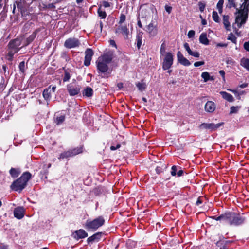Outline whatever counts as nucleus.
I'll return each mask as SVG.
<instances>
[{
	"label": "nucleus",
	"instance_id": "nucleus-1",
	"mask_svg": "<svg viewBox=\"0 0 249 249\" xmlns=\"http://www.w3.org/2000/svg\"><path fill=\"white\" fill-rule=\"evenodd\" d=\"M113 57V52L109 51L99 57L96 62L97 70L102 73L106 72L108 70L107 64L110 63Z\"/></svg>",
	"mask_w": 249,
	"mask_h": 249
},
{
	"label": "nucleus",
	"instance_id": "nucleus-2",
	"mask_svg": "<svg viewBox=\"0 0 249 249\" xmlns=\"http://www.w3.org/2000/svg\"><path fill=\"white\" fill-rule=\"evenodd\" d=\"M23 40V37L20 36L16 39H12L9 42L8 45V53L7 55V58L8 60L12 61L14 55L23 47V46L20 47Z\"/></svg>",
	"mask_w": 249,
	"mask_h": 249
},
{
	"label": "nucleus",
	"instance_id": "nucleus-3",
	"mask_svg": "<svg viewBox=\"0 0 249 249\" xmlns=\"http://www.w3.org/2000/svg\"><path fill=\"white\" fill-rule=\"evenodd\" d=\"M31 178V174L29 172H25L16 181H14L11 185V188L14 191H21L26 186L27 182Z\"/></svg>",
	"mask_w": 249,
	"mask_h": 249
},
{
	"label": "nucleus",
	"instance_id": "nucleus-4",
	"mask_svg": "<svg viewBox=\"0 0 249 249\" xmlns=\"http://www.w3.org/2000/svg\"><path fill=\"white\" fill-rule=\"evenodd\" d=\"M249 12V8L244 7H240V9L236 8V15L235 18V23L237 24L238 27L245 24L248 18Z\"/></svg>",
	"mask_w": 249,
	"mask_h": 249
},
{
	"label": "nucleus",
	"instance_id": "nucleus-5",
	"mask_svg": "<svg viewBox=\"0 0 249 249\" xmlns=\"http://www.w3.org/2000/svg\"><path fill=\"white\" fill-rule=\"evenodd\" d=\"M104 223L105 220L103 217L99 216L93 220H87L85 227L89 230L95 231L102 226Z\"/></svg>",
	"mask_w": 249,
	"mask_h": 249
},
{
	"label": "nucleus",
	"instance_id": "nucleus-6",
	"mask_svg": "<svg viewBox=\"0 0 249 249\" xmlns=\"http://www.w3.org/2000/svg\"><path fill=\"white\" fill-rule=\"evenodd\" d=\"M162 63V69L164 70L169 69L173 63V54L171 52L166 53L164 55Z\"/></svg>",
	"mask_w": 249,
	"mask_h": 249
},
{
	"label": "nucleus",
	"instance_id": "nucleus-7",
	"mask_svg": "<svg viewBox=\"0 0 249 249\" xmlns=\"http://www.w3.org/2000/svg\"><path fill=\"white\" fill-rule=\"evenodd\" d=\"M81 86L78 85L70 84L67 86V89L70 96H73L77 95L81 90Z\"/></svg>",
	"mask_w": 249,
	"mask_h": 249
},
{
	"label": "nucleus",
	"instance_id": "nucleus-8",
	"mask_svg": "<svg viewBox=\"0 0 249 249\" xmlns=\"http://www.w3.org/2000/svg\"><path fill=\"white\" fill-rule=\"evenodd\" d=\"M224 124V123L221 122L218 123L217 124H214L213 123L207 124V123H202L199 125L200 129H209L211 131H213L217 129L220 126H222Z\"/></svg>",
	"mask_w": 249,
	"mask_h": 249
},
{
	"label": "nucleus",
	"instance_id": "nucleus-9",
	"mask_svg": "<svg viewBox=\"0 0 249 249\" xmlns=\"http://www.w3.org/2000/svg\"><path fill=\"white\" fill-rule=\"evenodd\" d=\"M80 44L79 40L75 38H69L64 42V46L69 49L78 47Z\"/></svg>",
	"mask_w": 249,
	"mask_h": 249
},
{
	"label": "nucleus",
	"instance_id": "nucleus-10",
	"mask_svg": "<svg viewBox=\"0 0 249 249\" xmlns=\"http://www.w3.org/2000/svg\"><path fill=\"white\" fill-rule=\"evenodd\" d=\"M145 31L149 34L150 36H155L158 33L157 24H154L153 22L150 23L146 26Z\"/></svg>",
	"mask_w": 249,
	"mask_h": 249
},
{
	"label": "nucleus",
	"instance_id": "nucleus-11",
	"mask_svg": "<svg viewBox=\"0 0 249 249\" xmlns=\"http://www.w3.org/2000/svg\"><path fill=\"white\" fill-rule=\"evenodd\" d=\"M85 56L84 64L86 66H89L90 64V62L94 53L92 49L88 48L85 51Z\"/></svg>",
	"mask_w": 249,
	"mask_h": 249
},
{
	"label": "nucleus",
	"instance_id": "nucleus-12",
	"mask_svg": "<svg viewBox=\"0 0 249 249\" xmlns=\"http://www.w3.org/2000/svg\"><path fill=\"white\" fill-rule=\"evenodd\" d=\"M115 33L118 34H121L124 38L127 39L128 37V30L126 26L120 25L115 30Z\"/></svg>",
	"mask_w": 249,
	"mask_h": 249
},
{
	"label": "nucleus",
	"instance_id": "nucleus-13",
	"mask_svg": "<svg viewBox=\"0 0 249 249\" xmlns=\"http://www.w3.org/2000/svg\"><path fill=\"white\" fill-rule=\"evenodd\" d=\"M178 61L182 65L188 66L191 65L190 61L185 58L180 51H178L177 54Z\"/></svg>",
	"mask_w": 249,
	"mask_h": 249
},
{
	"label": "nucleus",
	"instance_id": "nucleus-14",
	"mask_svg": "<svg viewBox=\"0 0 249 249\" xmlns=\"http://www.w3.org/2000/svg\"><path fill=\"white\" fill-rule=\"evenodd\" d=\"M245 218L240 215L234 213L231 225H239L244 223Z\"/></svg>",
	"mask_w": 249,
	"mask_h": 249
},
{
	"label": "nucleus",
	"instance_id": "nucleus-15",
	"mask_svg": "<svg viewBox=\"0 0 249 249\" xmlns=\"http://www.w3.org/2000/svg\"><path fill=\"white\" fill-rule=\"evenodd\" d=\"M14 216L18 219H20L24 217V209L22 207L16 208L14 211Z\"/></svg>",
	"mask_w": 249,
	"mask_h": 249
},
{
	"label": "nucleus",
	"instance_id": "nucleus-16",
	"mask_svg": "<svg viewBox=\"0 0 249 249\" xmlns=\"http://www.w3.org/2000/svg\"><path fill=\"white\" fill-rule=\"evenodd\" d=\"M204 108L207 112L212 113L215 110L216 105L213 102L208 101L205 104Z\"/></svg>",
	"mask_w": 249,
	"mask_h": 249
},
{
	"label": "nucleus",
	"instance_id": "nucleus-17",
	"mask_svg": "<svg viewBox=\"0 0 249 249\" xmlns=\"http://www.w3.org/2000/svg\"><path fill=\"white\" fill-rule=\"evenodd\" d=\"M73 237L76 239L79 240L81 238H84L88 236V233L83 229L77 230L73 233Z\"/></svg>",
	"mask_w": 249,
	"mask_h": 249
},
{
	"label": "nucleus",
	"instance_id": "nucleus-18",
	"mask_svg": "<svg viewBox=\"0 0 249 249\" xmlns=\"http://www.w3.org/2000/svg\"><path fill=\"white\" fill-rule=\"evenodd\" d=\"M40 31L39 29L36 30L27 39L26 42L23 45V46H26L31 43L36 38L37 33Z\"/></svg>",
	"mask_w": 249,
	"mask_h": 249
},
{
	"label": "nucleus",
	"instance_id": "nucleus-19",
	"mask_svg": "<svg viewBox=\"0 0 249 249\" xmlns=\"http://www.w3.org/2000/svg\"><path fill=\"white\" fill-rule=\"evenodd\" d=\"M235 213H228L224 214V222L231 225Z\"/></svg>",
	"mask_w": 249,
	"mask_h": 249
},
{
	"label": "nucleus",
	"instance_id": "nucleus-20",
	"mask_svg": "<svg viewBox=\"0 0 249 249\" xmlns=\"http://www.w3.org/2000/svg\"><path fill=\"white\" fill-rule=\"evenodd\" d=\"M229 16L228 15H223V24H224L225 29L227 31L230 30L231 24L229 21Z\"/></svg>",
	"mask_w": 249,
	"mask_h": 249
},
{
	"label": "nucleus",
	"instance_id": "nucleus-21",
	"mask_svg": "<svg viewBox=\"0 0 249 249\" xmlns=\"http://www.w3.org/2000/svg\"><path fill=\"white\" fill-rule=\"evenodd\" d=\"M220 94L221 95L222 98L225 100L230 102H232L234 101V98L232 95L225 92L221 91Z\"/></svg>",
	"mask_w": 249,
	"mask_h": 249
},
{
	"label": "nucleus",
	"instance_id": "nucleus-22",
	"mask_svg": "<svg viewBox=\"0 0 249 249\" xmlns=\"http://www.w3.org/2000/svg\"><path fill=\"white\" fill-rule=\"evenodd\" d=\"M199 40L200 43L205 45H207L209 43V40L207 38V34L205 33H203L200 35Z\"/></svg>",
	"mask_w": 249,
	"mask_h": 249
},
{
	"label": "nucleus",
	"instance_id": "nucleus-23",
	"mask_svg": "<svg viewBox=\"0 0 249 249\" xmlns=\"http://www.w3.org/2000/svg\"><path fill=\"white\" fill-rule=\"evenodd\" d=\"M201 77L203 79L204 82H207L209 80L213 81L214 78L213 76H211L209 72H203L201 73Z\"/></svg>",
	"mask_w": 249,
	"mask_h": 249
},
{
	"label": "nucleus",
	"instance_id": "nucleus-24",
	"mask_svg": "<svg viewBox=\"0 0 249 249\" xmlns=\"http://www.w3.org/2000/svg\"><path fill=\"white\" fill-rule=\"evenodd\" d=\"M93 91L91 88L86 87L83 91V95L87 97H91L93 95Z\"/></svg>",
	"mask_w": 249,
	"mask_h": 249
},
{
	"label": "nucleus",
	"instance_id": "nucleus-25",
	"mask_svg": "<svg viewBox=\"0 0 249 249\" xmlns=\"http://www.w3.org/2000/svg\"><path fill=\"white\" fill-rule=\"evenodd\" d=\"M101 237V232H97L95 234H93L91 236L89 237L87 239V242L88 243H89L90 242H92L95 240H99L100 239Z\"/></svg>",
	"mask_w": 249,
	"mask_h": 249
},
{
	"label": "nucleus",
	"instance_id": "nucleus-26",
	"mask_svg": "<svg viewBox=\"0 0 249 249\" xmlns=\"http://www.w3.org/2000/svg\"><path fill=\"white\" fill-rule=\"evenodd\" d=\"M50 88L51 87L49 86L48 88L45 89L43 92V96L46 100H49L51 97Z\"/></svg>",
	"mask_w": 249,
	"mask_h": 249
},
{
	"label": "nucleus",
	"instance_id": "nucleus-27",
	"mask_svg": "<svg viewBox=\"0 0 249 249\" xmlns=\"http://www.w3.org/2000/svg\"><path fill=\"white\" fill-rule=\"evenodd\" d=\"M73 157V155L72 154V151L69 150L67 151H65L63 153H61L60 155L59 158L60 159H64L68 158L69 157Z\"/></svg>",
	"mask_w": 249,
	"mask_h": 249
},
{
	"label": "nucleus",
	"instance_id": "nucleus-28",
	"mask_svg": "<svg viewBox=\"0 0 249 249\" xmlns=\"http://www.w3.org/2000/svg\"><path fill=\"white\" fill-rule=\"evenodd\" d=\"M240 65L249 71V59L242 58L240 61Z\"/></svg>",
	"mask_w": 249,
	"mask_h": 249
},
{
	"label": "nucleus",
	"instance_id": "nucleus-29",
	"mask_svg": "<svg viewBox=\"0 0 249 249\" xmlns=\"http://www.w3.org/2000/svg\"><path fill=\"white\" fill-rule=\"evenodd\" d=\"M224 0H219L216 4V8L220 14H221L223 12V5L224 4Z\"/></svg>",
	"mask_w": 249,
	"mask_h": 249
},
{
	"label": "nucleus",
	"instance_id": "nucleus-30",
	"mask_svg": "<svg viewBox=\"0 0 249 249\" xmlns=\"http://www.w3.org/2000/svg\"><path fill=\"white\" fill-rule=\"evenodd\" d=\"M71 150L72 151L73 156H74L82 152V148L81 147H77L71 149Z\"/></svg>",
	"mask_w": 249,
	"mask_h": 249
},
{
	"label": "nucleus",
	"instance_id": "nucleus-31",
	"mask_svg": "<svg viewBox=\"0 0 249 249\" xmlns=\"http://www.w3.org/2000/svg\"><path fill=\"white\" fill-rule=\"evenodd\" d=\"M136 86L138 89L140 91H143L146 88V85L144 83L138 82L136 84Z\"/></svg>",
	"mask_w": 249,
	"mask_h": 249
},
{
	"label": "nucleus",
	"instance_id": "nucleus-32",
	"mask_svg": "<svg viewBox=\"0 0 249 249\" xmlns=\"http://www.w3.org/2000/svg\"><path fill=\"white\" fill-rule=\"evenodd\" d=\"M227 7L228 8H231L232 7H236V4L235 0H227V3L226 5Z\"/></svg>",
	"mask_w": 249,
	"mask_h": 249
},
{
	"label": "nucleus",
	"instance_id": "nucleus-33",
	"mask_svg": "<svg viewBox=\"0 0 249 249\" xmlns=\"http://www.w3.org/2000/svg\"><path fill=\"white\" fill-rule=\"evenodd\" d=\"M240 108V106H232L230 108V114L237 113Z\"/></svg>",
	"mask_w": 249,
	"mask_h": 249
},
{
	"label": "nucleus",
	"instance_id": "nucleus-34",
	"mask_svg": "<svg viewBox=\"0 0 249 249\" xmlns=\"http://www.w3.org/2000/svg\"><path fill=\"white\" fill-rule=\"evenodd\" d=\"M65 116L64 115H61L57 117L55 119V123L57 125L62 124L65 120Z\"/></svg>",
	"mask_w": 249,
	"mask_h": 249
},
{
	"label": "nucleus",
	"instance_id": "nucleus-35",
	"mask_svg": "<svg viewBox=\"0 0 249 249\" xmlns=\"http://www.w3.org/2000/svg\"><path fill=\"white\" fill-rule=\"evenodd\" d=\"M212 18L213 20L216 23L220 22V19L216 11H213L212 14Z\"/></svg>",
	"mask_w": 249,
	"mask_h": 249
},
{
	"label": "nucleus",
	"instance_id": "nucleus-36",
	"mask_svg": "<svg viewBox=\"0 0 249 249\" xmlns=\"http://www.w3.org/2000/svg\"><path fill=\"white\" fill-rule=\"evenodd\" d=\"M10 174L12 177L14 178L17 177L19 173L15 168H11L10 170Z\"/></svg>",
	"mask_w": 249,
	"mask_h": 249
},
{
	"label": "nucleus",
	"instance_id": "nucleus-37",
	"mask_svg": "<svg viewBox=\"0 0 249 249\" xmlns=\"http://www.w3.org/2000/svg\"><path fill=\"white\" fill-rule=\"evenodd\" d=\"M165 50H166V44L165 42H163L160 46V53L161 55H164L166 53H165Z\"/></svg>",
	"mask_w": 249,
	"mask_h": 249
},
{
	"label": "nucleus",
	"instance_id": "nucleus-38",
	"mask_svg": "<svg viewBox=\"0 0 249 249\" xmlns=\"http://www.w3.org/2000/svg\"><path fill=\"white\" fill-rule=\"evenodd\" d=\"M98 13L99 16L101 18H105L106 17L107 14L104 11H102L101 7H99L98 10Z\"/></svg>",
	"mask_w": 249,
	"mask_h": 249
},
{
	"label": "nucleus",
	"instance_id": "nucleus-39",
	"mask_svg": "<svg viewBox=\"0 0 249 249\" xmlns=\"http://www.w3.org/2000/svg\"><path fill=\"white\" fill-rule=\"evenodd\" d=\"M241 0L243 1V2L240 7H244V8H249V0Z\"/></svg>",
	"mask_w": 249,
	"mask_h": 249
},
{
	"label": "nucleus",
	"instance_id": "nucleus-40",
	"mask_svg": "<svg viewBox=\"0 0 249 249\" xmlns=\"http://www.w3.org/2000/svg\"><path fill=\"white\" fill-rule=\"evenodd\" d=\"M19 68L21 72L24 73L25 71V63L24 61H22L19 63Z\"/></svg>",
	"mask_w": 249,
	"mask_h": 249
},
{
	"label": "nucleus",
	"instance_id": "nucleus-41",
	"mask_svg": "<svg viewBox=\"0 0 249 249\" xmlns=\"http://www.w3.org/2000/svg\"><path fill=\"white\" fill-rule=\"evenodd\" d=\"M70 78H71L70 74L68 72L66 71L65 72V75H64V77L63 78V81L64 82L68 81L70 80Z\"/></svg>",
	"mask_w": 249,
	"mask_h": 249
},
{
	"label": "nucleus",
	"instance_id": "nucleus-42",
	"mask_svg": "<svg viewBox=\"0 0 249 249\" xmlns=\"http://www.w3.org/2000/svg\"><path fill=\"white\" fill-rule=\"evenodd\" d=\"M198 6H199V10L201 12H203L205 8V6H206L205 4L203 2H199L198 3Z\"/></svg>",
	"mask_w": 249,
	"mask_h": 249
},
{
	"label": "nucleus",
	"instance_id": "nucleus-43",
	"mask_svg": "<svg viewBox=\"0 0 249 249\" xmlns=\"http://www.w3.org/2000/svg\"><path fill=\"white\" fill-rule=\"evenodd\" d=\"M228 40H231L234 43H236V38L235 36L232 34H231L230 36H229L228 38Z\"/></svg>",
	"mask_w": 249,
	"mask_h": 249
},
{
	"label": "nucleus",
	"instance_id": "nucleus-44",
	"mask_svg": "<svg viewBox=\"0 0 249 249\" xmlns=\"http://www.w3.org/2000/svg\"><path fill=\"white\" fill-rule=\"evenodd\" d=\"M226 63L227 64H229V65H234L235 62L231 58H227V59L226 60Z\"/></svg>",
	"mask_w": 249,
	"mask_h": 249
},
{
	"label": "nucleus",
	"instance_id": "nucleus-45",
	"mask_svg": "<svg viewBox=\"0 0 249 249\" xmlns=\"http://www.w3.org/2000/svg\"><path fill=\"white\" fill-rule=\"evenodd\" d=\"M195 32L194 30H190L188 33V36L189 38H192L194 36Z\"/></svg>",
	"mask_w": 249,
	"mask_h": 249
},
{
	"label": "nucleus",
	"instance_id": "nucleus-46",
	"mask_svg": "<svg viewBox=\"0 0 249 249\" xmlns=\"http://www.w3.org/2000/svg\"><path fill=\"white\" fill-rule=\"evenodd\" d=\"M177 168L176 166H173L171 168V174L172 176H175L176 175Z\"/></svg>",
	"mask_w": 249,
	"mask_h": 249
},
{
	"label": "nucleus",
	"instance_id": "nucleus-47",
	"mask_svg": "<svg viewBox=\"0 0 249 249\" xmlns=\"http://www.w3.org/2000/svg\"><path fill=\"white\" fill-rule=\"evenodd\" d=\"M204 64V61H197V62H196L194 65L195 67H198V66H201V65H203Z\"/></svg>",
	"mask_w": 249,
	"mask_h": 249
},
{
	"label": "nucleus",
	"instance_id": "nucleus-48",
	"mask_svg": "<svg viewBox=\"0 0 249 249\" xmlns=\"http://www.w3.org/2000/svg\"><path fill=\"white\" fill-rule=\"evenodd\" d=\"M125 16L124 14H122L120 16L119 23H122L123 22H124L125 21Z\"/></svg>",
	"mask_w": 249,
	"mask_h": 249
},
{
	"label": "nucleus",
	"instance_id": "nucleus-49",
	"mask_svg": "<svg viewBox=\"0 0 249 249\" xmlns=\"http://www.w3.org/2000/svg\"><path fill=\"white\" fill-rule=\"evenodd\" d=\"M244 48L247 51L249 52V41L244 43Z\"/></svg>",
	"mask_w": 249,
	"mask_h": 249
},
{
	"label": "nucleus",
	"instance_id": "nucleus-50",
	"mask_svg": "<svg viewBox=\"0 0 249 249\" xmlns=\"http://www.w3.org/2000/svg\"><path fill=\"white\" fill-rule=\"evenodd\" d=\"M191 55L195 57H199L200 54H199V52H198L197 51H195V52H193Z\"/></svg>",
	"mask_w": 249,
	"mask_h": 249
},
{
	"label": "nucleus",
	"instance_id": "nucleus-51",
	"mask_svg": "<svg viewBox=\"0 0 249 249\" xmlns=\"http://www.w3.org/2000/svg\"><path fill=\"white\" fill-rule=\"evenodd\" d=\"M202 203V198L201 197L198 198L196 202V205L197 206H199Z\"/></svg>",
	"mask_w": 249,
	"mask_h": 249
},
{
	"label": "nucleus",
	"instance_id": "nucleus-52",
	"mask_svg": "<svg viewBox=\"0 0 249 249\" xmlns=\"http://www.w3.org/2000/svg\"><path fill=\"white\" fill-rule=\"evenodd\" d=\"M165 10L166 11V12L168 14H170L171 13V10H172V7H171L168 6L167 5H166L165 7Z\"/></svg>",
	"mask_w": 249,
	"mask_h": 249
},
{
	"label": "nucleus",
	"instance_id": "nucleus-53",
	"mask_svg": "<svg viewBox=\"0 0 249 249\" xmlns=\"http://www.w3.org/2000/svg\"><path fill=\"white\" fill-rule=\"evenodd\" d=\"M102 5L105 7V8H107V7H108L110 6V4L109 2H107V1H103L102 2Z\"/></svg>",
	"mask_w": 249,
	"mask_h": 249
},
{
	"label": "nucleus",
	"instance_id": "nucleus-54",
	"mask_svg": "<svg viewBox=\"0 0 249 249\" xmlns=\"http://www.w3.org/2000/svg\"><path fill=\"white\" fill-rule=\"evenodd\" d=\"M120 147V144H117L116 145V146H111L110 148L111 150L113 151V150H115L119 148Z\"/></svg>",
	"mask_w": 249,
	"mask_h": 249
},
{
	"label": "nucleus",
	"instance_id": "nucleus-55",
	"mask_svg": "<svg viewBox=\"0 0 249 249\" xmlns=\"http://www.w3.org/2000/svg\"><path fill=\"white\" fill-rule=\"evenodd\" d=\"M219 73L220 74V75L222 77L223 80L225 81V71L223 70H220Z\"/></svg>",
	"mask_w": 249,
	"mask_h": 249
},
{
	"label": "nucleus",
	"instance_id": "nucleus-56",
	"mask_svg": "<svg viewBox=\"0 0 249 249\" xmlns=\"http://www.w3.org/2000/svg\"><path fill=\"white\" fill-rule=\"evenodd\" d=\"M215 219L217 221L218 220H221V221H224V214H222L220 216L216 217L215 218Z\"/></svg>",
	"mask_w": 249,
	"mask_h": 249
},
{
	"label": "nucleus",
	"instance_id": "nucleus-57",
	"mask_svg": "<svg viewBox=\"0 0 249 249\" xmlns=\"http://www.w3.org/2000/svg\"><path fill=\"white\" fill-rule=\"evenodd\" d=\"M184 47L186 51H188L189 49H190L189 44L187 43H185L184 44Z\"/></svg>",
	"mask_w": 249,
	"mask_h": 249
},
{
	"label": "nucleus",
	"instance_id": "nucleus-58",
	"mask_svg": "<svg viewBox=\"0 0 249 249\" xmlns=\"http://www.w3.org/2000/svg\"><path fill=\"white\" fill-rule=\"evenodd\" d=\"M216 46L218 47H227V44L225 43H219L217 44Z\"/></svg>",
	"mask_w": 249,
	"mask_h": 249
},
{
	"label": "nucleus",
	"instance_id": "nucleus-59",
	"mask_svg": "<svg viewBox=\"0 0 249 249\" xmlns=\"http://www.w3.org/2000/svg\"><path fill=\"white\" fill-rule=\"evenodd\" d=\"M142 44V39L139 38L137 40V46L140 48Z\"/></svg>",
	"mask_w": 249,
	"mask_h": 249
},
{
	"label": "nucleus",
	"instance_id": "nucleus-60",
	"mask_svg": "<svg viewBox=\"0 0 249 249\" xmlns=\"http://www.w3.org/2000/svg\"><path fill=\"white\" fill-rule=\"evenodd\" d=\"M248 84L245 83L240 85L239 87L241 88H246L247 87H248Z\"/></svg>",
	"mask_w": 249,
	"mask_h": 249
},
{
	"label": "nucleus",
	"instance_id": "nucleus-61",
	"mask_svg": "<svg viewBox=\"0 0 249 249\" xmlns=\"http://www.w3.org/2000/svg\"><path fill=\"white\" fill-rule=\"evenodd\" d=\"M110 45L116 48V43H115V42L114 40H110Z\"/></svg>",
	"mask_w": 249,
	"mask_h": 249
},
{
	"label": "nucleus",
	"instance_id": "nucleus-62",
	"mask_svg": "<svg viewBox=\"0 0 249 249\" xmlns=\"http://www.w3.org/2000/svg\"><path fill=\"white\" fill-rule=\"evenodd\" d=\"M183 173V171L182 170H179L178 172L177 173V175L178 177H180L182 175Z\"/></svg>",
	"mask_w": 249,
	"mask_h": 249
},
{
	"label": "nucleus",
	"instance_id": "nucleus-63",
	"mask_svg": "<svg viewBox=\"0 0 249 249\" xmlns=\"http://www.w3.org/2000/svg\"><path fill=\"white\" fill-rule=\"evenodd\" d=\"M137 24L140 28H142V24L140 19L138 20Z\"/></svg>",
	"mask_w": 249,
	"mask_h": 249
},
{
	"label": "nucleus",
	"instance_id": "nucleus-64",
	"mask_svg": "<svg viewBox=\"0 0 249 249\" xmlns=\"http://www.w3.org/2000/svg\"><path fill=\"white\" fill-rule=\"evenodd\" d=\"M207 24L206 20L204 19H202V24L205 25Z\"/></svg>",
	"mask_w": 249,
	"mask_h": 249
}]
</instances>
